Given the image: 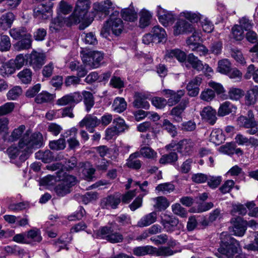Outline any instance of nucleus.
I'll return each instance as SVG.
<instances>
[{
    "label": "nucleus",
    "mask_w": 258,
    "mask_h": 258,
    "mask_svg": "<svg viewBox=\"0 0 258 258\" xmlns=\"http://www.w3.org/2000/svg\"><path fill=\"white\" fill-rule=\"evenodd\" d=\"M89 6V0H78L73 13L68 18L58 16L52 19L50 24V29L57 31L65 24L70 26L73 24L81 23L85 20Z\"/></svg>",
    "instance_id": "nucleus-1"
},
{
    "label": "nucleus",
    "mask_w": 258,
    "mask_h": 258,
    "mask_svg": "<svg viewBox=\"0 0 258 258\" xmlns=\"http://www.w3.org/2000/svg\"><path fill=\"white\" fill-rule=\"evenodd\" d=\"M43 145V137L40 133L33 134L31 136L26 133L19 142V148L11 146L7 150L9 156L15 159L20 153V150L28 152L32 149L39 148Z\"/></svg>",
    "instance_id": "nucleus-2"
},
{
    "label": "nucleus",
    "mask_w": 258,
    "mask_h": 258,
    "mask_svg": "<svg viewBox=\"0 0 258 258\" xmlns=\"http://www.w3.org/2000/svg\"><path fill=\"white\" fill-rule=\"evenodd\" d=\"M120 227L115 222H110L106 226L101 227L96 231V237L106 240L111 243L122 242L124 239L122 233L117 231Z\"/></svg>",
    "instance_id": "nucleus-3"
},
{
    "label": "nucleus",
    "mask_w": 258,
    "mask_h": 258,
    "mask_svg": "<svg viewBox=\"0 0 258 258\" xmlns=\"http://www.w3.org/2000/svg\"><path fill=\"white\" fill-rule=\"evenodd\" d=\"M221 244L218 251L226 258H234L239 246L238 242L230 236L227 232L220 234Z\"/></svg>",
    "instance_id": "nucleus-4"
},
{
    "label": "nucleus",
    "mask_w": 258,
    "mask_h": 258,
    "mask_svg": "<svg viewBox=\"0 0 258 258\" xmlns=\"http://www.w3.org/2000/svg\"><path fill=\"white\" fill-rule=\"evenodd\" d=\"M56 178L60 182L55 187L54 190L59 197H64L71 192V187L77 183L76 178L62 170L56 172Z\"/></svg>",
    "instance_id": "nucleus-5"
},
{
    "label": "nucleus",
    "mask_w": 258,
    "mask_h": 258,
    "mask_svg": "<svg viewBox=\"0 0 258 258\" xmlns=\"http://www.w3.org/2000/svg\"><path fill=\"white\" fill-rule=\"evenodd\" d=\"M119 14V11H115L104 25L101 31V34L104 37L107 38L110 31L116 36H118L122 33L124 26L122 20L116 17Z\"/></svg>",
    "instance_id": "nucleus-6"
},
{
    "label": "nucleus",
    "mask_w": 258,
    "mask_h": 258,
    "mask_svg": "<svg viewBox=\"0 0 258 258\" xmlns=\"http://www.w3.org/2000/svg\"><path fill=\"white\" fill-rule=\"evenodd\" d=\"M81 55L83 63L92 69L99 68L104 58V53L99 51H82Z\"/></svg>",
    "instance_id": "nucleus-7"
},
{
    "label": "nucleus",
    "mask_w": 258,
    "mask_h": 258,
    "mask_svg": "<svg viewBox=\"0 0 258 258\" xmlns=\"http://www.w3.org/2000/svg\"><path fill=\"white\" fill-rule=\"evenodd\" d=\"M89 1L90 2V0H89ZM90 4L91 2H90ZM89 7H90V5L89 6ZM115 8V6L113 4V3L110 0L105 1L103 2V4L95 3L94 4L93 6V11L92 12V16H95L97 14H99V13H103L105 15H108L109 14L108 10L110 9L114 10ZM88 11V10H87V11ZM87 13H88V12ZM86 15L87 14H86L85 15V20L81 22H82V24H81L79 26L80 29H84L87 27H88L91 24V22L93 21V17H92L91 20H90L89 21H87Z\"/></svg>",
    "instance_id": "nucleus-8"
},
{
    "label": "nucleus",
    "mask_w": 258,
    "mask_h": 258,
    "mask_svg": "<svg viewBox=\"0 0 258 258\" xmlns=\"http://www.w3.org/2000/svg\"><path fill=\"white\" fill-rule=\"evenodd\" d=\"M52 4L45 2L39 4L33 10V16L38 21H41L51 17L52 15Z\"/></svg>",
    "instance_id": "nucleus-9"
},
{
    "label": "nucleus",
    "mask_w": 258,
    "mask_h": 258,
    "mask_svg": "<svg viewBox=\"0 0 258 258\" xmlns=\"http://www.w3.org/2000/svg\"><path fill=\"white\" fill-rule=\"evenodd\" d=\"M237 124L248 130L246 133L249 135H255L258 137L257 123L254 119H249L248 117L241 115L237 119Z\"/></svg>",
    "instance_id": "nucleus-10"
},
{
    "label": "nucleus",
    "mask_w": 258,
    "mask_h": 258,
    "mask_svg": "<svg viewBox=\"0 0 258 258\" xmlns=\"http://www.w3.org/2000/svg\"><path fill=\"white\" fill-rule=\"evenodd\" d=\"M195 143L193 141L189 139H184L180 141L177 144L173 145L172 143L167 145V149L175 148L174 150H176L183 155H190L192 153Z\"/></svg>",
    "instance_id": "nucleus-11"
},
{
    "label": "nucleus",
    "mask_w": 258,
    "mask_h": 258,
    "mask_svg": "<svg viewBox=\"0 0 258 258\" xmlns=\"http://www.w3.org/2000/svg\"><path fill=\"white\" fill-rule=\"evenodd\" d=\"M82 96L80 92H75L67 94L58 99L56 104L60 106H64L68 104H73L74 106L81 102Z\"/></svg>",
    "instance_id": "nucleus-12"
},
{
    "label": "nucleus",
    "mask_w": 258,
    "mask_h": 258,
    "mask_svg": "<svg viewBox=\"0 0 258 258\" xmlns=\"http://www.w3.org/2000/svg\"><path fill=\"white\" fill-rule=\"evenodd\" d=\"M45 55L43 53L33 51L27 56L28 62L35 70L39 69L45 63Z\"/></svg>",
    "instance_id": "nucleus-13"
},
{
    "label": "nucleus",
    "mask_w": 258,
    "mask_h": 258,
    "mask_svg": "<svg viewBox=\"0 0 258 258\" xmlns=\"http://www.w3.org/2000/svg\"><path fill=\"white\" fill-rule=\"evenodd\" d=\"M156 13L159 22L166 27L175 19V15L171 12L166 11L160 6L157 7Z\"/></svg>",
    "instance_id": "nucleus-14"
},
{
    "label": "nucleus",
    "mask_w": 258,
    "mask_h": 258,
    "mask_svg": "<svg viewBox=\"0 0 258 258\" xmlns=\"http://www.w3.org/2000/svg\"><path fill=\"white\" fill-rule=\"evenodd\" d=\"M200 115L203 121L213 125L217 120V111L211 106L205 107L200 112Z\"/></svg>",
    "instance_id": "nucleus-15"
},
{
    "label": "nucleus",
    "mask_w": 258,
    "mask_h": 258,
    "mask_svg": "<svg viewBox=\"0 0 258 258\" xmlns=\"http://www.w3.org/2000/svg\"><path fill=\"white\" fill-rule=\"evenodd\" d=\"M161 224L167 232L173 231L177 224L178 220L172 216L163 214L161 216Z\"/></svg>",
    "instance_id": "nucleus-16"
},
{
    "label": "nucleus",
    "mask_w": 258,
    "mask_h": 258,
    "mask_svg": "<svg viewBox=\"0 0 258 258\" xmlns=\"http://www.w3.org/2000/svg\"><path fill=\"white\" fill-rule=\"evenodd\" d=\"M232 222L233 226L231 231L233 234L237 236H243L246 230V221L240 217H237L233 219Z\"/></svg>",
    "instance_id": "nucleus-17"
},
{
    "label": "nucleus",
    "mask_w": 258,
    "mask_h": 258,
    "mask_svg": "<svg viewBox=\"0 0 258 258\" xmlns=\"http://www.w3.org/2000/svg\"><path fill=\"white\" fill-rule=\"evenodd\" d=\"M163 94L168 98L167 104L172 106L177 104L183 96L184 91L178 90L176 92L169 89H164L162 91Z\"/></svg>",
    "instance_id": "nucleus-18"
},
{
    "label": "nucleus",
    "mask_w": 258,
    "mask_h": 258,
    "mask_svg": "<svg viewBox=\"0 0 258 258\" xmlns=\"http://www.w3.org/2000/svg\"><path fill=\"white\" fill-rule=\"evenodd\" d=\"M194 30V27L192 24L183 20L177 21L173 27L174 35L191 33Z\"/></svg>",
    "instance_id": "nucleus-19"
},
{
    "label": "nucleus",
    "mask_w": 258,
    "mask_h": 258,
    "mask_svg": "<svg viewBox=\"0 0 258 258\" xmlns=\"http://www.w3.org/2000/svg\"><path fill=\"white\" fill-rule=\"evenodd\" d=\"M100 121L95 116L91 115H86L80 122L79 125L83 127L85 126L90 133L94 132V128L98 126Z\"/></svg>",
    "instance_id": "nucleus-20"
},
{
    "label": "nucleus",
    "mask_w": 258,
    "mask_h": 258,
    "mask_svg": "<svg viewBox=\"0 0 258 258\" xmlns=\"http://www.w3.org/2000/svg\"><path fill=\"white\" fill-rule=\"evenodd\" d=\"M164 57L166 60H170L175 58L179 62H182L186 60V54L179 49H169L166 51Z\"/></svg>",
    "instance_id": "nucleus-21"
},
{
    "label": "nucleus",
    "mask_w": 258,
    "mask_h": 258,
    "mask_svg": "<svg viewBox=\"0 0 258 258\" xmlns=\"http://www.w3.org/2000/svg\"><path fill=\"white\" fill-rule=\"evenodd\" d=\"M120 203V198L117 196H110L103 199L101 203V206L103 209H116Z\"/></svg>",
    "instance_id": "nucleus-22"
},
{
    "label": "nucleus",
    "mask_w": 258,
    "mask_h": 258,
    "mask_svg": "<svg viewBox=\"0 0 258 258\" xmlns=\"http://www.w3.org/2000/svg\"><path fill=\"white\" fill-rule=\"evenodd\" d=\"M202 82V79L200 77H196L191 80L187 85L186 89L188 94L191 97L197 96L199 93V86Z\"/></svg>",
    "instance_id": "nucleus-23"
},
{
    "label": "nucleus",
    "mask_w": 258,
    "mask_h": 258,
    "mask_svg": "<svg viewBox=\"0 0 258 258\" xmlns=\"http://www.w3.org/2000/svg\"><path fill=\"white\" fill-rule=\"evenodd\" d=\"M157 213L155 211L147 214L143 216L138 222L137 226L139 227H147L157 221Z\"/></svg>",
    "instance_id": "nucleus-24"
},
{
    "label": "nucleus",
    "mask_w": 258,
    "mask_h": 258,
    "mask_svg": "<svg viewBox=\"0 0 258 258\" xmlns=\"http://www.w3.org/2000/svg\"><path fill=\"white\" fill-rule=\"evenodd\" d=\"M148 98V95L142 93L136 94L135 99L133 102L134 106L137 108H144L148 109L149 108L150 104L146 100Z\"/></svg>",
    "instance_id": "nucleus-25"
},
{
    "label": "nucleus",
    "mask_w": 258,
    "mask_h": 258,
    "mask_svg": "<svg viewBox=\"0 0 258 258\" xmlns=\"http://www.w3.org/2000/svg\"><path fill=\"white\" fill-rule=\"evenodd\" d=\"M122 18L126 21L134 22L137 20L138 13L132 6V3L128 8L122 9L121 10Z\"/></svg>",
    "instance_id": "nucleus-26"
},
{
    "label": "nucleus",
    "mask_w": 258,
    "mask_h": 258,
    "mask_svg": "<svg viewBox=\"0 0 258 258\" xmlns=\"http://www.w3.org/2000/svg\"><path fill=\"white\" fill-rule=\"evenodd\" d=\"M237 107L229 101H225L221 104L218 110L219 116H224L230 113H235Z\"/></svg>",
    "instance_id": "nucleus-27"
},
{
    "label": "nucleus",
    "mask_w": 258,
    "mask_h": 258,
    "mask_svg": "<svg viewBox=\"0 0 258 258\" xmlns=\"http://www.w3.org/2000/svg\"><path fill=\"white\" fill-rule=\"evenodd\" d=\"M27 244H35L41 241L42 237L40 230L35 228L28 231L26 234Z\"/></svg>",
    "instance_id": "nucleus-28"
},
{
    "label": "nucleus",
    "mask_w": 258,
    "mask_h": 258,
    "mask_svg": "<svg viewBox=\"0 0 258 258\" xmlns=\"http://www.w3.org/2000/svg\"><path fill=\"white\" fill-rule=\"evenodd\" d=\"M258 95V86H254L247 91L245 96V103L246 105L250 106L256 102Z\"/></svg>",
    "instance_id": "nucleus-29"
},
{
    "label": "nucleus",
    "mask_w": 258,
    "mask_h": 258,
    "mask_svg": "<svg viewBox=\"0 0 258 258\" xmlns=\"http://www.w3.org/2000/svg\"><path fill=\"white\" fill-rule=\"evenodd\" d=\"M21 39V40L17 42L14 45L16 50L21 51L29 49L31 47L32 41L30 33L26 35H25V36Z\"/></svg>",
    "instance_id": "nucleus-30"
},
{
    "label": "nucleus",
    "mask_w": 258,
    "mask_h": 258,
    "mask_svg": "<svg viewBox=\"0 0 258 258\" xmlns=\"http://www.w3.org/2000/svg\"><path fill=\"white\" fill-rule=\"evenodd\" d=\"M152 200L154 202L153 207L159 211H161L167 209L170 204L168 200L165 197L160 196L153 198Z\"/></svg>",
    "instance_id": "nucleus-31"
},
{
    "label": "nucleus",
    "mask_w": 258,
    "mask_h": 258,
    "mask_svg": "<svg viewBox=\"0 0 258 258\" xmlns=\"http://www.w3.org/2000/svg\"><path fill=\"white\" fill-rule=\"evenodd\" d=\"M77 133V129L75 127H73L66 132L63 136L64 138L72 136L68 140V142L71 148H75L79 146V142L76 139Z\"/></svg>",
    "instance_id": "nucleus-32"
},
{
    "label": "nucleus",
    "mask_w": 258,
    "mask_h": 258,
    "mask_svg": "<svg viewBox=\"0 0 258 258\" xmlns=\"http://www.w3.org/2000/svg\"><path fill=\"white\" fill-rule=\"evenodd\" d=\"M15 19V16L12 13H7L3 14L0 18V26L3 30H6L12 26Z\"/></svg>",
    "instance_id": "nucleus-33"
},
{
    "label": "nucleus",
    "mask_w": 258,
    "mask_h": 258,
    "mask_svg": "<svg viewBox=\"0 0 258 258\" xmlns=\"http://www.w3.org/2000/svg\"><path fill=\"white\" fill-rule=\"evenodd\" d=\"M179 16L184 17L191 22L197 23L204 18L203 15L199 12L184 11L180 13Z\"/></svg>",
    "instance_id": "nucleus-34"
},
{
    "label": "nucleus",
    "mask_w": 258,
    "mask_h": 258,
    "mask_svg": "<svg viewBox=\"0 0 258 258\" xmlns=\"http://www.w3.org/2000/svg\"><path fill=\"white\" fill-rule=\"evenodd\" d=\"M225 139L222 130L219 128L213 130L210 136V141L217 145L221 144Z\"/></svg>",
    "instance_id": "nucleus-35"
},
{
    "label": "nucleus",
    "mask_w": 258,
    "mask_h": 258,
    "mask_svg": "<svg viewBox=\"0 0 258 258\" xmlns=\"http://www.w3.org/2000/svg\"><path fill=\"white\" fill-rule=\"evenodd\" d=\"M127 107V103L123 98L116 97L112 105V109L117 113L123 112Z\"/></svg>",
    "instance_id": "nucleus-36"
},
{
    "label": "nucleus",
    "mask_w": 258,
    "mask_h": 258,
    "mask_svg": "<svg viewBox=\"0 0 258 258\" xmlns=\"http://www.w3.org/2000/svg\"><path fill=\"white\" fill-rule=\"evenodd\" d=\"M138 157H139V153L138 152H135L130 155L126 163V166L129 168L134 169H140L141 167L142 164L141 161L140 160L137 159Z\"/></svg>",
    "instance_id": "nucleus-37"
},
{
    "label": "nucleus",
    "mask_w": 258,
    "mask_h": 258,
    "mask_svg": "<svg viewBox=\"0 0 258 258\" xmlns=\"http://www.w3.org/2000/svg\"><path fill=\"white\" fill-rule=\"evenodd\" d=\"M81 95L82 97H83L86 110L89 112L94 105V99L93 94L90 92L84 91L82 92Z\"/></svg>",
    "instance_id": "nucleus-38"
},
{
    "label": "nucleus",
    "mask_w": 258,
    "mask_h": 258,
    "mask_svg": "<svg viewBox=\"0 0 258 258\" xmlns=\"http://www.w3.org/2000/svg\"><path fill=\"white\" fill-rule=\"evenodd\" d=\"M15 70L14 61L13 60H10L2 65L0 69V73L3 77H5L14 73Z\"/></svg>",
    "instance_id": "nucleus-39"
},
{
    "label": "nucleus",
    "mask_w": 258,
    "mask_h": 258,
    "mask_svg": "<svg viewBox=\"0 0 258 258\" xmlns=\"http://www.w3.org/2000/svg\"><path fill=\"white\" fill-rule=\"evenodd\" d=\"M140 27L145 28L149 26L150 23V20L152 18V14L148 11L143 9L140 12Z\"/></svg>",
    "instance_id": "nucleus-40"
},
{
    "label": "nucleus",
    "mask_w": 258,
    "mask_h": 258,
    "mask_svg": "<svg viewBox=\"0 0 258 258\" xmlns=\"http://www.w3.org/2000/svg\"><path fill=\"white\" fill-rule=\"evenodd\" d=\"M176 252L171 250L169 247L161 246L158 248L153 246V255L159 256H168L173 255Z\"/></svg>",
    "instance_id": "nucleus-41"
},
{
    "label": "nucleus",
    "mask_w": 258,
    "mask_h": 258,
    "mask_svg": "<svg viewBox=\"0 0 258 258\" xmlns=\"http://www.w3.org/2000/svg\"><path fill=\"white\" fill-rule=\"evenodd\" d=\"M134 255L138 256H144L147 254H153V246L151 245L138 246L133 250Z\"/></svg>",
    "instance_id": "nucleus-42"
},
{
    "label": "nucleus",
    "mask_w": 258,
    "mask_h": 258,
    "mask_svg": "<svg viewBox=\"0 0 258 258\" xmlns=\"http://www.w3.org/2000/svg\"><path fill=\"white\" fill-rule=\"evenodd\" d=\"M191 33H192V35L188 37L186 41L187 45L191 50L192 49L193 47L199 44V42L201 38V33L199 31H196L195 28L194 31Z\"/></svg>",
    "instance_id": "nucleus-43"
},
{
    "label": "nucleus",
    "mask_w": 258,
    "mask_h": 258,
    "mask_svg": "<svg viewBox=\"0 0 258 258\" xmlns=\"http://www.w3.org/2000/svg\"><path fill=\"white\" fill-rule=\"evenodd\" d=\"M151 33L155 39H157L158 42H161L166 39V33L165 30L159 26H154Z\"/></svg>",
    "instance_id": "nucleus-44"
},
{
    "label": "nucleus",
    "mask_w": 258,
    "mask_h": 258,
    "mask_svg": "<svg viewBox=\"0 0 258 258\" xmlns=\"http://www.w3.org/2000/svg\"><path fill=\"white\" fill-rule=\"evenodd\" d=\"M35 157L44 163H48L54 159L53 153L49 150L39 151L35 153Z\"/></svg>",
    "instance_id": "nucleus-45"
},
{
    "label": "nucleus",
    "mask_w": 258,
    "mask_h": 258,
    "mask_svg": "<svg viewBox=\"0 0 258 258\" xmlns=\"http://www.w3.org/2000/svg\"><path fill=\"white\" fill-rule=\"evenodd\" d=\"M25 130V126L22 125L19 127L14 129L11 133V135L8 138H7L6 137H4V140L11 142L16 141L21 137Z\"/></svg>",
    "instance_id": "nucleus-46"
},
{
    "label": "nucleus",
    "mask_w": 258,
    "mask_h": 258,
    "mask_svg": "<svg viewBox=\"0 0 258 258\" xmlns=\"http://www.w3.org/2000/svg\"><path fill=\"white\" fill-rule=\"evenodd\" d=\"M32 73L30 69H25L20 71L18 74V77L21 80L22 83L28 84L31 83L32 81Z\"/></svg>",
    "instance_id": "nucleus-47"
},
{
    "label": "nucleus",
    "mask_w": 258,
    "mask_h": 258,
    "mask_svg": "<svg viewBox=\"0 0 258 258\" xmlns=\"http://www.w3.org/2000/svg\"><path fill=\"white\" fill-rule=\"evenodd\" d=\"M9 33L13 38L15 39H20L24 38L25 35L29 34L30 33L27 31L25 28L21 27L11 29Z\"/></svg>",
    "instance_id": "nucleus-48"
},
{
    "label": "nucleus",
    "mask_w": 258,
    "mask_h": 258,
    "mask_svg": "<svg viewBox=\"0 0 258 258\" xmlns=\"http://www.w3.org/2000/svg\"><path fill=\"white\" fill-rule=\"evenodd\" d=\"M217 71L223 74H227L231 70V64L227 59H223L218 61Z\"/></svg>",
    "instance_id": "nucleus-49"
},
{
    "label": "nucleus",
    "mask_w": 258,
    "mask_h": 258,
    "mask_svg": "<svg viewBox=\"0 0 258 258\" xmlns=\"http://www.w3.org/2000/svg\"><path fill=\"white\" fill-rule=\"evenodd\" d=\"M186 58L187 62L191 65L194 69L199 71L203 69V64L202 61L192 53L189 54Z\"/></svg>",
    "instance_id": "nucleus-50"
},
{
    "label": "nucleus",
    "mask_w": 258,
    "mask_h": 258,
    "mask_svg": "<svg viewBox=\"0 0 258 258\" xmlns=\"http://www.w3.org/2000/svg\"><path fill=\"white\" fill-rule=\"evenodd\" d=\"M139 153V156L141 155L144 157L151 159L156 158L157 156V153L149 147H142Z\"/></svg>",
    "instance_id": "nucleus-51"
},
{
    "label": "nucleus",
    "mask_w": 258,
    "mask_h": 258,
    "mask_svg": "<svg viewBox=\"0 0 258 258\" xmlns=\"http://www.w3.org/2000/svg\"><path fill=\"white\" fill-rule=\"evenodd\" d=\"M54 99V96L46 91H42L35 98V100L37 103L48 102Z\"/></svg>",
    "instance_id": "nucleus-52"
},
{
    "label": "nucleus",
    "mask_w": 258,
    "mask_h": 258,
    "mask_svg": "<svg viewBox=\"0 0 258 258\" xmlns=\"http://www.w3.org/2000/svg\"><path fill=\"white\" fill-rule=\"evenodd\" d=\"M178 159V156L175 152H171L168 154L163 155L159 160V163L162 164H171Z\"/></svg>",
    "instance_id": "nucleus-53"
},
{
    "label": "nucleus",
    "mask_w": 258,
    "mask_h": 258,
    "mask_svg": "<svg viewBox=\"0 0 258 258\" xmlns=\"http://www.w3.org/2000/svg\"><path fill=\"white\" fill-rule=\"evenodd\" d=\"M185 108V104L180 103L178 105L172 108L170 114L174 116V119L177 122H180L182 120L181 114Z\"/></svg>",
    "instance_id": "nucleus-54"
},
{
    "label": "nucleus",
    "mask_w": 258,
    "mask_h": 258,
    "mask_svg": "<svg viewBox=\"0 0 258 258\" xmlns=\"http://www.w3.org/2000/svg\"><path fill=\"white\" fill-rule=\"evenodd\" d=\"M243 95V91L236 88H230L228 92V98L232 100H238Z\"/></svg>",
    "instance_id": "nucleus-55"
},
{
    "label": "nucleus",
    "mask_w": 258,
    "mask_h": 258,
    "mask_svg": "<svg viewBox=\"0 0 258 258\" xmlns=\"http://www.w3.org/2000/svg\"><path fill=\"white\" fill-rule=\"evenodd\" d=\"M114 127L119 133H122L127 129V126L126 124L123 119L120 117H116L113 121Z\"/></svg>",
    "instance_id": "nucleus-56"
},
{
    "label": "nucleus",
    "mask_w": 258,
    "mask_h": 258,
    "mask_svg": "<svg viewBox=\"0 0 258 258\" xmlns=\"http://www.w3.org/2000/svg\"><path fill=\"white\" fill-rule=\"evenodd\" d=\"M174 185L170 182H165L158 184L156 187V190L161 191L164 194L170 193L174 190Z\"/></svg>",
    "instance_id": "nucleus-57"
},
{
    "label": "nucleus",
    "mask_w": 258,
    "mask_h": 258,
    "mask_svg": "<svg viewBox=\"0 0 258 258\" xmlns=\"http://www.w3.org/2000/svg\"><path fill=\"white\" fill-rule=\"evenodd\" d=\"M22 93V90L19 86H15L7 93V96L9 100H16Z\"/></svg>",
    "instance_id": "nucleus-58"
},
{
    "label": "nucleus",
    "mask_w": 258,
    "mask_h": 258,
    "mask_svg": "<svg viewBox=\"0 0 258 258\" xmlns=\"http://www.w3.org/2000/svg\"><path fill=\"white\" fill-rule=\"evenodd\" d=\"M49 146L52 150H62L66 147V141L64 139L60 138L57 140L50 141Z\"/></svg>",
    "instance_id": "nucleus-59"
},
{
    "label": "nucleus",
    "mask_w": 258,
    "mask_h": 258,
    "mask_svg": "<svg viewBox=\"0 0 258 258\" xmlns=\"http://www.w3.org/2000/svg\"><path fill=\"white\" fill-rule=\"evenodd\" d=\"M83 41L87 44L95 45L97 43V40L95 35L92 32L83 33L82 34Z\"/></svg>",
    "instance_id": "nucleus-60"
},
{
    "label": "nucleus",
    "mask_w": 258,
    "mask_h": 258,
    "mask_svg": "<svg viewBox=\"0 0 258 258\" xmlns=\"http://www.w3.org/2000/svg\"><path fill=\"white\" fill-rule=\"evenodd\" d=\"M11 46V43L9 37L7 35L1 36L0 41V51H7L9 50Z\"/></svg>",
    "instance_id": "nucleus-61"
},
{
    "label": "nucleus",
    "mask_w": 258,
    "mask_h": 258,
    "mask_svg": "<svg viewBox=\"0 0 258 258\" xmlns=\"http://www.w3.org/2000/svg\"><path fill=\"white\" fill-rule=\"evenodd\" d=\"M162 128L167 131L172 137H174L177 134L176 128L168 120L164 119L162 124Z\"/></svg>",
    "instance_id": "nucleus-62"
},
{
    "label": "nucleus",
    "mask_w": 258,
    "mask_h": 258,
    "mask_svg": "<svg viewBox=\"0 0 258 258\" xmlns=\"http://www.w3.org/2000/svg\"><path fill=\"white\" fill-rule=\"evenodd\" d=\"M151 103L157 108L162 109L167 104V100L162 97H154L151 99Z\"/></svg>",
    "instance_id": "nucleus-63"
},
{
    "label": "nucleus",
    "mask_w": 258,
    "mask_h": 258,
    "mask_svg": "<svg viewBox=\"0 0 258 258\" xmlns=\"http://www.w3.org/2000/svg\"><path fill=\"white\" fill-rule=\"evenodd\" d=\"M28 55H26L24 56L22 54L18 55L15 60H13L14 61V66H15L18 70L20 69L25 63L28 61L27 58V56Z\"/></svg>",
    "instance_id": "nucleus-64"
}]
</instances>
